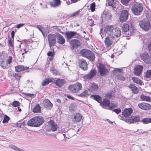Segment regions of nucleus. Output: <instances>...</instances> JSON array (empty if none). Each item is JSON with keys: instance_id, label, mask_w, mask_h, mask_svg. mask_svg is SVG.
Segmentation results:
<instances>
[{"instance_id": "f257e3e1", "label": "nucleus", "mask_w": 151, "mask_h": 151, "mask_svg": "<svg viewBox=\"0 0 151 151\" xmlns=\"http://www.w3.org/2000/svg\"><path fill=\"white\" fill-rule=\"evenodd\" d=\"M44 122L43 118L41 116H35L29 120L27 123L29 126L38 127L42 124Z\"/></svg>"}, {"instance_id": "f03ea898", "label": "nucleus", "mask_w": 151, "mask_h": 151, "mask_svg": "<svg viewBox=\"0 0 151 151\" xmlns=\"http://www.w3.org/2000/svg\"><path fill=\"white\" fill-rule=\"evenodd\" d=\"M80 52L83 56L88 59L91 61H93L95 58L94 54L89 50L83 49L81 50Z\"/></svg>"}, {"instance_id": "7ed1b4c3", "label": "nucleus", "mask_w": 151, "mask_h": 151, "mask_svg": "<svg viewBox=\"0 0 151 151\" xmlns=\"http://www.w3.org/2000/svg\"><path fill=\"white\" fill-rule=\"evenodd\" d=\"M143 7L140 3L136 2L132 6V11L135 15H140V13L143 10Z\"/></svg>"}, {"instance_id": "20e7f679", "label": "nucleus", "mask_w": 151, "mask_h": 151, "mask_svg": "<svg viewBox=\"0 0 151 151\" xmlns=\"http://www.w3.org/2000/svg\"><path fill=\"white\" fill-rule=\"evenodd\" d=\"M82 88L81 83L77 82L76 84L70 85L68 87L69 90L71 93H76L78 92Z\"/></svg>"}, {"instance_id": "39448f33", "label": "nucleus", "mask_w": 151, "mask_h": 151, "mask_svg": "<svg viewBox=\"0 0 151 151\" xmlns=\"http://www.w3.org/2000/svg\"><path fill=\"white\" fill-rule=\"evenodd\" d=\"M100 104L102 106L103 108L111 110L115 106L112 103L110 104V101L109 100L105 99L101 102Z\"/></svg>"}, {"instance_id": "423d86ee", "label": "nucleus", "mask_w": 151, "mask_h": 151, "mask_svg": "<svg viewBox=\"0 0 151 151\" xmlns=\"http://www.w3.org/2000/svg\"><path fill=\"white\" fill-rule=\"evenodd\" d=\"M139 25L142 29L146 31H148L151 28V24L148 20H142L139 22Z\"/></svg>"}, {"instance_id": "0eeeda50", "label": "nucleus", "mask_w": 151, "mask_h": 151, "mask_svg": "<svg viewBox=\"0 0 151 151\" xmlns=\"http://www.w3.org/2000/svg\"><path fill=\"white\" fill-rule=\"evenodd\" d=\"M121 33L120 29L117 27H114L112 32L108 35L115 40L121 36Z\"/></svg>"}, {"instance_id": "6e6552de", "label": "nucleus", "mask_w": 151, "mask_h": 151, "mask_svg": "<svg viewBox=\"0 0 151 151\" xmlns=\"http://www.w3.org/2000/svg\"><path fill=\"white\" fill-rule=\"evenodd\" d=\"M56 35L52 34H50L48 36L47 38L50 47L54 45L56 43Z\"/></svg>"}, {"instance_id": "1a4fd4ad", "label": "nucleus", "mask_w": 151, "mask_h": 151, "mask_svg": "<svg viewBox=\"0 0 151 151\" xmlns=\"http://www.w3.org/2000/svg\"><path fill=\"white\" fill-rule=\"evenodd\" d=\"M65 37L68 40L72 38H79V35L74 31H68L65 33Z\"/></svg>"}, {"instance_id": "9d476101", "label": "nucleus", "mask_w": 151, "mask_h": 151, "mask_svg": "<svg viewBox=\"0 0 151 151\" xmlns=\"http://www.w3.org/2000/svg\"><path fill=\"white\" fill-rule=\"evenodd\" d=\"M129 13L126 10H122L120 14L119 19L120 22H123L126 21L128 18Z\"/></svg>"}, {"instance_id": "9b49d317", "label": "nucleus", "mask_w": 151, "mask_h": 151, "mask_svg": "<svg viewBox=\"0 0 151 151\" xmlns=\"http://www.w3.org/2000/svg\"><path fill=\"white\" fill-rule=\"evenodd\" d=\"M141 59L146 63L151 64V57L147 52H144L140 55Z\"/></svg>"}, {"instance_id": "f8f14e48", "label": "nucleus", "mask_w": 151, "mask_h": 151, "mask_svg": "<svg viewBox=\"0 0 151 151\" xmlns=\"http://www.w3.org/2000/svg\"><path fill=\"white\" fill-rule=\"evenodd\" d=\"M99 72L102 76H104L108 73V70L106 67L102 64H99Z\"/></svg>"}, {"instance_id": "ddd939ff", "label": "nucleus", "mask_w": 151, "mask_h": 151, "mask_svg": "<svg viewBox=\"0 0 151 151\" xmlns=\"http://www.w3.org/2000/svg\"><path fill=\"white\" fill-rule=\"evenodd\" d=\"M138 106L141 109L145 110H149L151 109V105L146 103H139Z\"/></svg>"}, {"instance_id": "4468645a", "label": "nucleus", "mask_w": 151, "mask_h": 151, "mask_svg": "<svg viewBox=\"0 0 151 151\" xmlns=\"http://www.w3.org/2000/svg\"><path fill=\"white\" fill-rule=\"evenodd\" d=\"M79 67L83 70H87L88 69V64L86 60L83 59H80L78 62Z\"/></svg>"}, {"instance_id": "2eb2a0df", "label": "nucleus", "mask_w": 151, "mask_h": 151, "mask_svg": "<svg viewBox=\"0 0 151 151\" xmlns=\"http://www.w3.org/2000/svg\"><path fill=\"white\" fill-rule=\"evenodd\" d=\"M48 125L50 130L52 131L55 132L57 130L58 126L54 121L51 120L49 121Z\"/></svg>"}, {"instance_id": "dca6fc26", "label": "nucleus", "mask_w": 151, "mask_h": 151, "mask_svg": "<svg viewBox=\"0 0 151 151\" xmlns=\"http://www.w3.org/2000/svg\"><path fill=\"white\" fill-rule=\"evenodd\" d=\"M113 38L108 35L106 38L104 40L105 45L107 48L110 47L112 43L114 40Z\"/></svg>"}, {"instance_id": "f3484780", "label": "nucleus", "mask_w": 151, "mask_h": 151, "mask_svg": "<svg viewBox=\"0 0 151 151\" xmlns=\"http://www.w3.org/2000/svg\"><path fill=\"white\" fill-rule=\"evenodd\" d=\"M143 68V66L142 65L137 66L134 69V75L137 76H139L142 73Z\"/></svg>"}, {"instance_id": "a211bd4d", "label": "nucleus", "mask_w": 151, "mask_h": 151, "mask_svg": "<svg viewBox=\"0 0 151 151\" xmlns=\"http://www.w3.org/2000/svg\"><path fill=\"white\" fill-rule=\"evenodd\" d=\"M140 116H133L129 119H126V121L127 122H129L130 123H134L137 122L139 121Z\"/></svg>"}, {"instance_id": "6ab92c4d", "label": "nucleus", "mask_w": 151, "mask_h": 151, "mask_svg": "<svg viewBox=\"0 0 151 151\" xmlns=\"http://www.w3.org/2000/svg\"><path fill=\"white\" fill-rule=\"evenodd\" d=\"M129 25L127 24H124L122 26V32L124 33V35L126 36H130L131 35V33L129 31Z\"/></svg>"}, {"instance_id": "aec40b11", "label": "nucleus", "mask_w": 151, "mask_h": 151, "mask_svg": "<svg viewBox=\"0 0 151 151\" xmlns=\"http://www.w3.org/2000/svg\"><path fill=\"white\" fill-rule=\"evenodd\" d=\"M43 104L44 107L48 109H50L53 106L52 104L47 99L44 100Z\"/></svg>"}, {"instance_id": "412c9836", "label": "nucleus", "mask_w": 151, "mask_h": 151, "mask_svg": "<svg viewBox=\"0 0 151 151\" xmlns=\"http://www.w3.org/2000/svg\"><path fill=\"white\" fill-rule=\"evenodd\" d=\"M109 6H111L113 8H115L119 3L117 0H107Z\"/></svg>"}, {"instance_id": "4be33fe9", "label": "nucleus", "mask_w": 151, "mask_h": 151, "mask_svg": "<svg viewBox=\"0 0 151 151\" xmlns=\"http://www.w3.org/2000/svg\"><path fill=\"white\" fill-rule=\"evenodd\" d=\"M70 43L72 45V48L73 49L74 48H77L80 45L79 41L75 39L71 40Z\"/></svg>"}, {"instance_id": "5701e85b", "label": "nucleus", "mask_w": 151, "mask_h": 151, "mask_svg": "<svg viewBox=\"0 0 151 151\" xmlns=\"http://www.w3.org/2000/svg\"><path fill=\"white\" fill-rule=\"evenodd\" d=\"M132 111V109L130 108L125 109L122 112V115L125 117H127L131 115Z\"/></svg>"}, {"instance_id": "b1692460", "label": "nucleus", "mask_w": 151, "mask_h": 151, "mask_svg": "<svg viewBox=\"0 0 151 151\" xmlns=\"http://www.w3.org/2000/svg\"><path fill=\"white\" fill-rule=\"evenodd\" d=\"M96 73V70L95 69H92L91 70L90 74L85 75L84 77L85 79H90L95 76Z\"/></svg>"}, {"instance_id": "393cba45", "label": "nucleus", "mask_w": 151, "mask_h": 151, "mask_svg": "<svg viewBox=\"0 0 151 151\" xmlns=\"http://www.w3.org/2000/svg\"><path fill=\"white\" fill-rule=\"evenodd\" d=\"M56 38L57 42L59 44L63 45L65 43V40L64 37L62 35L58 34L56 35Z\"/></svg>"}, {"instance_id": "a878e982", "label": "nucleus", "mask_w": 151, "mask_h": 151, "mask_svg": "<svg viewBox=\"0 0 151 151\" xmlns=\"http://www.w3.org/2000/svg\"><path fill=\"white\" fill-rule=\"evenodd\" d=\"M82 118V116L80 114L77 113L74 114L73 117L72 118V120L74 123H77L80 122Z\"/></svg>"}, {"instance_id": "bb28decb", "label": "nucleus", "mask_w": 151, "mask_h": 151, "mask_svg": "<svg viewBox=\"0 0 151 151\" xmlns=\"http://www.w3.org/2000/svg\"><path fill=\"white\" fill-rule=\"evenodd\" d=\"M15 71L17 72H20L26 70L29 68V67L24 66L23 65H18L15 67Z\"/></svg>"}, {"instance_id": "cd10ccee", "label": "nucleus", "mask_w": 151, "mask_h": 151, "mask_svg": "<svg viewBox=\"0 0 151 151\" xmlns=\"http://www.w3.org/2000/svg\"><path fill=\"white\" fill-rule=\"evenodd\" d=\"M60 0H54L50 3L51 6L54 7L58 6L61 4Z\"/></svg>"}, {"instance_id": "c85d7f7f", "label": "nucleus", "mask_w": 151, "mask_h": 151, "mask_svg": "<svg viewBox=\"0 0 151 151\" xmlns=\"http://www.w3.org/2000/svg\"><path fill=\"white\" fill-rule=\"evenodd\" d=\"M114 28L113 25L106 26L104 28V31L109 35V34L112 32Z\"/></svg>"}, {"instance_id": "c756f323", "label": "nucleus", "mask_w": 151, "mask_h": 151, "mask_svg": "<svg viewBox=\"0 0 151 151\" xmlns=\"http://www.w3.org/2000/svg\"><path fill=\"white\" fill-rule=\"evenodd\" d=\"M76 106V103L74 102L71 103L69 108V111L72 112L75 111L77 109Z\"/></svg>"}, {"instance_id": "7c9ffc66", "label": "nucleus", "mask_w": 151, "mask_h": 151, "mask_svg": "<svg viewBox=\"0 0 151 151\" xmlns=\"http://www.w3.org/2000/svg\"><path fill=\"white\" fill-rule=\"evenodd\" d=\"M129 87L131 90L132 92L136 94L138 93L139 89L138 88L132 84H130Z\"/></svg>"}, {"instance_id": "2f4dec72", "label": "nucleus", "mask_w": 151, "mask_h": 151, "mask_svg": "<svg viewBox=\"0 0 151 151\" xmlns=\"http://www.w3.org/2000/svg\"><path fill=\"white\" fill-rule=\"evenodd\" d=\"M65 81L64 79H59L56 80L55 83L59 87H61L63 85Z\"/></svg>"}, {"instance_id": "473e14b6", "label": "nucleus", "mask_w": 151, "mask_h": 151, "mask_svg": "<svg viewBox=\"0 0 151 151\" xmlns=\"http://www.w3.org/2000/svg\"><path fill=\"white\" fill-rule=\"evenodd\" d=\"M35 27L38 28L42 32L44 36H45L46 34V29L41 26L39 25H36Z\"/></svg>"}, {"instance_id": "72a5a7b5", "label": "nucleus", "mask_w": 151, "mask_h": 151, "mask_svg": "<svg viewBox=\"0 0 151 151\" xmlns=\"http://www.w3.org/2000/svg\"><path fill=\"white\" fill-rule=\"evenodd\" d=\"M112 17V16L111 14L107 12L105 14L104 19L107 22H109L111 20Z\"/></svg>"}, {"instance_id": "f704fd0d", "label": "nucleus", "mask_w": 151, "mask_h": 151, "mask_svg": "<svg viewBox=\"0 0 151 151\" xmlns=\"http://www.w3.org/2000/svg\"><path fill=\"white\" fill-rule=\"evenodd\" d=\"M91 97L100 104L101 102V97L98 95H92L91 96Z\"/></svg>"}, {"instance_id": "c9c22d12", "label": "nucleus", "mask_w": 151, "mask_h": 151, "mask_svg": "<svg viewBox=\"0 0 151 151\" xmlns=\"http://www.w3.org/2000/svg\"><path fill=\"white\" fill-rule=\"evenodd\" d=\"M5 59L4 58H1V60L0 63V66L4 69L7 68V63L5 61Z\"/></svg>"}, {"instance_id": "e433bc0d", "label": "nucleus", "mask_w": 151, "mask_h": 151, "mask_svg": "<svg viewBox=\"0 0 151 151\" xmlns=\"http://www.w3.org/2000/svg\"><path fill=\"white\" fill-rule=\"evenodd\" d=\"M41 107L39 104H37L34 106L33 109V112L35 113L40 112V111Z\"/></svg>"}, {"instance_id": "4c0bfd02", "label": "nucleus", "mask_w": 151, "mask_h": 151, "mask_svg": "<svg viewBox=\"0 0 151 151\" xmlns=\"http://www.w3.org/2000/svg\"><path fill=\"white\" fill-rule=\"evenodd\" d=\"M52 82V81L51 78H47L43 81L42 83V86H45L48 84Z\"/></svg>"}, {"instance_id": "58836bf2", "label": "nucleus", "mask_w": 151, "mask_h": 151, "mask_svg": "<svg viewBox=\"0 0 151 151\" xmlns=\"http://www.w3.org/2000/svg\"><path fill=\"white\" fill-rule=\"evenodd\" d=\"M88 95V91L86 90H85L83 92L78 95V96L83 98L87 97Z\"/></svg>"}, {"instance_id": "ea45409f", "label": "nucleus", "mask_w": 151, "mask_h": 151, "mask_svg": "<svg viewBox=\"0 0 151 151\" xmlns=\"http://www.w3.org/2000/svg\"><path fill=\"white\" fill-rule=\"evenodd\" d=\"M47 55L50 57L49 58V60L51 61L52 60L53 58V57L55 55V52L54 50H53L52 51H49L47 53Z\"/></svg>"}, {"instance_id": "a19ab883", "label": "nucleus", "mask_w": 151, "mask_h": 151, "mask_svg": "<svg viewBox=\"0 0 151 151\" xmlns=\"http://www.w3.org/2000/svg\"><path fill=\"white\" fill-rule=\"evenodd\" d=\"M141 99L143 101H151V98L148 96H146L142 94L140 96Z\"/></svg>"}, {"instance_id": "79ce46f5", "label": "nucleus", "mask_w": 151, "mask_h": 151, "mask_svg": "<svg viewBox=\"0 0 151 151\" xmlns=\"http://www.w3.org/2000/svg\"><path fill=\"white\" fill-rule=\"evenodd\" d=\"M132 79L135 83L140 85H142V81L141 80L136 77H133Z\"/></svg>"}, {"instance_id": "37998d69", "label": "nucleus", "mask_w": 151, "mask_h": 151, "mask_svg": "<svg viewBox=\"0 0 151 151\" xmlns=\"http://www.w3.org/2000/svg\"><path fill=\"white\" fill-rule=\"evenodd\" d=\"M90 85L92 89L94 91H96L98 88V85L95 83H91Z\"/></svg>"}, {"instance_id": "c03bdc74", "label": "nucleus", "mask_w": 151, "mask_h": 151, "mask_svg": "<svg viewBox=\"0 0 151 151\" xmlns=\"http://www.w3.org/2000/svg\"><path fill=\"white\" fill-rule=\"evenodd\" d=\"M141 122L144 124H147L151 123V118H145L142 119Z\"/></svg>"}, {"instance_id": "a18cd8bd", "label": "nucleus", "mask_w": 151, "mask_h": 151, "mask_svg": "<svg viewBox=\"0 0 151 151\" xmlns=\"http://www.w3.org/2000/svg\"><path fill=\"white\" fill-rule=\"evenodd\" d=\"M10 147L11 148L16 151H25L24 150L22 149L19 148L17 146L13 145H10Z\"/></svg>"}, {"instance_id": "49530a36", "label": "nucleus", "mask_w": 151, "mask_h": 151, "mask_svg": "<svg viewBox=\"0 0 151 151\" xmlns=\"http://www.w3.org/2000/svg\"><path fill=\"white\" fill-rule=\"evenodd\" d=\"M145 77L147 78H150L151 77V70H147Z\"/></svg>"}, {"instance_id": "de8ad7c7", "label": "nucleus", "mask_w": 151, "mask_h": 151, "mask_svg": "<svg viewBox=\"0 0 151 151\" xmlns=\"http://www.w3.org/2000/svg\"><path fill=\"white\" fill-rule=\"evenodd\" d=\"M117 78L119 80L123 81L125 80L126 79L125 77L123 76L122 75L118 73L117 74Z\"/></svg>"}, {"instance_id": "09e8293b", "label": "nucleus", "mask_w": 151, "mask_h": 151, "mask_svg": "<svg viewBox=\"0 0 151 151\" xmlns=\"http://www.w3.org/2000/svg\"><path fill=\"white\" fill-rule=\"evenodd\" d=\"M9 117L6 115L4 116V119L2 121L3 123L8 122L9 120Z\"/></svg>"}, {"instance_id": "8fccbe9b", "label": "nucleus", "mask_w": 151, "mask_h": 151, "mask_svg": "<svg viewBox=\"0 0 151 151\" xmlns=\"http://www.w3.org/2000/svg\"><path fill=\"white\" fill-rule=\"evenodd\" d=\"M95 3L93 2L91 4L90 9L92 12H93L95 11Z\"/></svg>"}, {"instance_id": "3c124183", "label": "nucleus", "mask_w": 151, "mask_h": 151, "mask_svg": "<svg viewBox=\"0 0 151 151\" xmlns=\"http://www.w3.org/2000/svg\"><path fill=\"white\" fill-rule=\"evenodd\" d=\"M14 40L11 39L10 38H9V45L11 47L13 48L14 47V45H13Z\"/></svg>"}, {"instance_id": "603ef678", "label": "nucleus", "mask_w": 151, "mask_h": 151, "mask_svg": "<svg viewBox=\"0 0 151 151\" xmlns=\"http://www.w3.org/2000/svg\"><path fill=\"white\" fill-rule=\"evenodd\" d=\"M20 104V103L18 101H15L12 103V106L14 107L18 106Z\"/></svg>"}, {"instance_id": "864d4df0", "label": "nucleus", "mask_w": 151, "mask_h": 151, "mask_svg": "<svg viewBox=\"0 0 151 151\" xmlns=\"http://www.w3.org/2000/svg\"><path fill=\"white\" fill-rule=\"evenodd\" d=\"M88 23L91 26H93L95 25L94 24V22L92 19H90L88 21Z\"/></svg>"}, {"instance_id": "5fc2aeb1", "label": "nucleus", "mask_w": 151, "mask_h": 151, "mask_svg": "<svg viewBox=\"0 0 151 151\" xmlns=\"http://www.w3.org/2000/svg\"><path fill=\"white\" fill-rule=\"evenodd\" d=\"M13 75V76L14 77L17 79H19L21 78V76L18 73H14Z\"/></svg>"}, {"instance_id": "6e6d98bb", "label": "nucleus", "mask_w": 151, "mask_h": 151, "mask_svg": "<svg viewBox=\"0 0 151 151\" xmlns=\"http://www.w3.org/2000/svg\"><path fill=\"white\" fill-rule=\"evenodd\" d=\"M80 10H79L78 11L75 12V13H74L72 14H71V15H70V17H74L75 16L79 14V13H80Z\"/></svg>"}, {"instance_id": "4d7b16f0", "label": "nucleus", "mask_w": 151, "mask_h": 151, "mask_svg": "<svg viewBox=\"0 0 151 151\" xmlns=\"http://www.w3.org/2000/svg\"><path fill=\"white\" fill-rule=\"evenodd\" d=\"M113 111L117 114L119 113L121 111V109L120 108L114 109Z\"/></svg>"}, {"instance_id": "13d9d810", "label": "nucleus", "mask_w": 151, "mask_h": 151, "mask_svg": "<svg viewBox=\"0 0 151 151\" xmlns=\"http://www.w3.org/2000/svg\"><path fill=\"white\" fill-rule=\"evenodd\" d=\"M12 57L11 56H9V58L7 59L6 62L7 63V64H10L12 61Z\"/></svg>"}, {"instance_id": "bf43d9fd", "label": "nucleus", "mask_w": 151, "mask_h": 151, "mask_svg": "<svg viewBox=\"0 0 151 151\" xmlns=\"http://www.w3.org/2000/svg\"><path fill=\"white\" fill-rule=\"evenodd\" d=\"M24 25V24L20 23L19 24H16L15 25V27L17 28H19L20 27H23Z\"/></svg>"}, {"instance_id": "052dcab7", "label": "nucleus", "mask_w": 151, "mask_h": 151, "mask_svg": "<svg viewBox=\"0 0 151 151\" xmlns=\"http://www.w3.org/2000/svg\"><path fill=\"white\" fill-rule=\"evenodd\" d=\"M114 73H115L117 72H118V73H120L122 72L123 70L122 69H114Z\"/></svg>"}, {"instance_id": "680f3d73", "label": "nucleus", "mask_w": 151, "mask_h": 151, "mask_svg": "<svg viewBox=\"0 0 151 151\" xmlns=\"http://www.w3.org/2000/svg\"><path fill=\"white\" fill-rule=\"evenodd\" d=\"M15 34V32L14 31H12L11 34V39H12V40H14V35Z\"/></svg>"}, {"instance_id": "e2e57ef3", "label": "nucleus", "mask_w": 151, "mask_h": 151, "mask_svg": "<svg viewBox=\"0 0 151 151\" xmlns=\"http://www.w3.org/2000/svg\"><path fill=\"white\" fill-rule=\"evenodd\" d=\"M26 95L27 96L31 98H33L34 97V94H31L30 93H26Z\"/></svg>"}, {"instance_id": "0e129e2a", "label": "nucleus", "mask_w": 151, "mask_h": 151, "mask_svg": "<svg viewBox=\"0 0 151 151\" xmlns=\"http://www.w3.org/2000/svg\"><path fill=\"white\" fill-rule=\"evenodd\" d=\"M105 96L106 97L110 99L112 97V95L111 93H107L106 95Z\"/></svg>"}, {"instance_id": "69168bd1", "label": "nucleus", "mask_w": 151, "mask_h": 151, "mask_svg": "<svg viewBox=\"0 0 151 151\" xmlns=\"http://www.w3.org/2000/svg\"><path fill=\"white\" fill-rule=\"evenodd\" d=\"M148 47L149 51L151 52V41L148 44Z\"/></svg>"}, {"instance_id": "338daca9", "label": "nucleus", "mask_w": 151, "mask_h": 151, "mask_svg": "<svg viewBox=\"0 0 151 151\" xmlns=\"http://www.w3.org/2000/svg\"><path fill=\"white\" fill-rule=\"evenodd\" d=\"M17 125L18 127H21L22 126L21 124V122L20 121H19L17 123Z\"/></svg>"}, {"instance_id": "774afa93", "label": "nucleus", "mask_w": 151, "mask_h": 151, "mask_svg": "<svg viewBox=\"0 0 151 151\" xmlns=\"http://www.w3.org/2000/svg\"><path fill=\"white\" fill-rule=\"evenodd\" d=\"M67 97L70 99H72V100H74V98L73 97H72L70 95H68L67 96Z\"/></svg>"}]
</instances>
